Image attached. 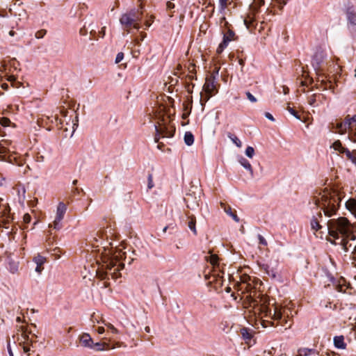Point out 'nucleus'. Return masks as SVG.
Here are the masks:
<instances>
[{
  "instance_id": "nucleus-54",
  "label": "nucleus",
  "mask_w": 356,
  "mask_h": 356,
  "mask_svg": "<svg viewBox=\"0 0 356 356\" xmlns=\"http://www.w3.org/2000/svg\"><path fill=\"white\" fill-rule=\"evenodd\" d=\"M353 254V259L356 261V246H354Z\"/></svg>"
},
{
  "instance_id": "nucleus-11",
  "label": "nucleus",
  "mask_w": 356,
  "mask_h": 356,
  "mask_svg": "<svg viewBox=\"0 0 356 356\" xmlns=\"http://www.w3.org/2000/svg\"><path fill=\"white\" fill-rule=\"evenodd\" d=\"M15 25L16 22L13 18L0 14V33L8 31L9 29H14Z\"/></svg>"
},
{
  "instance_id": "nucleus-10",
  "label": "nucleus",
  "mask_w": 356,
  "mask_h": 356,
  "mask_svg": "<svg viewBox=\"0 0 356 356\" xmlns=\"http://www.w3.org/2000/svg\"><path fill=\"white\" fill-rule=\"evenodd\" d=\"M220 1V17L219 23L220 25L223 24L224 26H227L228 22L226 21V15L229 12L228 7L234 3V0H219Z\"/></svg>"
},
{
  "instance_id": "nucleus-12",
  "label": "nucleus",
  "mask_w": 356,
  "mask_h": 356,
  "mask_svg": "<svg viewBox=\"0 0 356 356\" xmlns=\"http://www.w3.org/2000/svg\"><path fill=\"white\" fill-rule=\"evenodd\" d=\"M200 193L199 192L197 195L195 191L188 193L184 200L188 208L194 209L199 206V202L200 200Z\"/></svg>"
},
{
  "instance_id": "nucleus-50",
  "label": "nucleus",
  "mask_w": 356,
  "mask_h": 356,
  "mask_svg": "<svg viewBox=\"0 0 356 356\" xmlns=\"http://www.w3.org/2000/svg\"><path fill=\"white\" fill-rule=\"evenodd\" d=\"M259 243L261 245H266V241L264 237H262L261 236H259Z\"/></svg>"
},
{
  "instance_id": "nucleus-58",
  "label": "nucleus",
  "mask_w": 356,
  "mask_h": 356,
  "mask_svg": "<svg viewBox=\"0 0 356 356\" xmlns=\"http://www.w3.org/2000/svg\"><path fill=\"white\" fill-rule=\"evenodd\" d=\"M8 351L9 353L10 356H13V352L11 350L10 343L8 344Z\"/></svg>"
},
{
  "instance_id": "nucleus-64",
  "label": "nucleus",
  "mask_w": 356,
  "mask_h": 356,
  "mask_svg": "<svg viewBox=\"0 0 356 356\" xmlns=\"http://www.w3.org/2000/svg\"><path fill=\"white\" fill-rule=\"evenodd\" d=\"M343 250H344L345 251H348V248H347V246H346V245L343 246Z\"/></svg>"
},
{
  "instance_id": "nucleus-23",
  "label": "nucleus",
  "mask_w": 356,
  "mask_h": 356,
  "mask_svg": "<svg viewBox=\"0 0 356 356\" xmlns=\"http://www.w3.org/2000/svg\"><path fill=\"white\" fill-rule=\"evenodd\" d=\"M346 15L348 20L353 24H356V13L353 7H349L346 10Z\"/></svg>"
},
{
  "instance_id": "nucleus-20",
  "label": "nucleus",
  "mask_w": 356,
  "mask_h": 356,
  "mask_svg": "<svg viewBox=\"0 0 356 356\" xmlns=\"http://www.w3.org/2000/svg\"><path fill=\"white\" fill-rule=\"evenodd\" d=\"M334 344L336 348L345 349L346 343L344 342L343 336H336L334 337Z\"/></svg>"
},
{
  "instance_id": "nucleus-46",
  "label": "nucleus",
  "mask_w": 356,
  "mask_h": 356,
  "mask_svg": "<svg viewBox=\"0 0 356 356\" xmlns=\"http://www.w3.org/2000/svg\"><path fill=\"white\" fill-rule=\"evenodd\" d=\"M246 96H247L248 99L251 102H257L256 98L250 92H246Z\"/></svg>"
},
{
  "instance_id": "nucleus-41",
  "label": "nucleus",
  "mask_w": 356,
  "mask_h": 356,
  "mask_svg": "<svg viewBox=\"0 0 356 356\" xmlns=\"http://www.w3.org/2000/svg\"><path fill=\"white\" fill-rule=\"evenodd\" d=\"M311 351L312 350L308 348H300L298 350L299 355L304 356H307Z\"/></svg>"
},
{
  "instance_id": "nucleus-4",
  "label": "nucleus",
  "mask_w": 356,
  "mask_h": 356,
  "mask_svg": "<svg viewBox=\"0 0 356 356\" xmlns=\"http://www.w3.org/2000/svg\"><path fill=\"white\" fill-rule=\"evenodd\" d=\"M205 260L211 265V268L208 273L204 271L205 280L210 283L214 282L216 284L222 285L225 266L222 259L214 253L213 250H209L208 255L205 256Z\"/></svg>"
},
{
  "instance_id": "nucleus-27",
  "label": "nucleus",
  "mask_w": 356,
  "mask_h": 356,
  "mask_svg": "<svg viewBox=\"0 0 356 356\" xmlns=\"http://www.w3.org/2000/svg\"><path fill=\"white\" fill-rule=\"evenodd\" d=\"M227 215L231 216L234 221L236 222H239V218L237 216L236 211H233L232 209L230 206L228 205V207L225 209L224 211Z\"/></svg>"
},
{
  "instance_id": "nucleus-33",
  "label": "nucleus",
  "mask_w": 356,
  "mask_h": 356,
  "mask_svg": "<svg viewBox=\"0 0 356 356\" xmlns=\"http://www.w3.org/2000/svg\"><path fill=\"white\" fill-rule=\"evenodd\" d=\"M332 147L339 152L341 153L345 147L342 146L340 140H337L332 144Z\"/></svg>"
},
{
  "instance_id": "nucleus-6",
  "label": "nucleus",
  "mask_w": 356,
  "mask_h": 356,
  "mask_svg": "<svg viewBox=\"0 0 356 356\" xmlns=\"http://www.w3.org/2000/svg\"><path fill=\"white\" fill-rule=\"evenodd\" d=\"M339 202L340 198L337 196L327 197L323 195L321 197V202L320 203L316 202V204L323 210L325 215L332 216L337 211Z\"/></svg>"
},
{
  "instance_id": "nucleus-32",
  "label": "nucleus",
  "mask_w": 356,
  "mask_h": 356,
  "mask_svg": "<svg viewBox=\"0 0 356 356\" xmlns=\"http://www.w3.org/2000/svg\"><path fill=\"white\" fill-rule=\"evenodd\" d=\"M33 261L37 265H43L46 262V258L38 254L33 258Z\"/></svg>"
},
{
  "instance_id": "nucleus-25",
  "label": "nucleus",
  "mask_w": 356,
  "mask_h": 356,
  "mask_svg": "<svg viewBox=\"0 0 356 356\" xmlns=\"http://www.w3.org/2000/svg\"><path fill=\"white\" fill-rule=\"evenodd\" d=\"M48 252L51 254V255L55 257V259H59L61 254H63L61 249L58 246L53 247L52 248L48 250Z\"/></svg>"
},
{
  "instance_id": "nucleus-13",
  "label": "nucleus",
  "mask_w": 356,
  "mask_h": 356,
  "mask_svg": "<svg viewBox=\"0 0 356 356\" xmlns=\"http://www.w3.org/2000/svg\"><path fill=\"white\" fill-rule=\"evenodd\" d=\"M235 33L233 31L228 29L226 33L223 35L222 41L219 44L216 52L221 54L224 49L228 45L229 42L234 40Z\"/></svg>"
},
{
  "instance_id": "nucleus-51",
  "label": "nucleus",
  "mask_w": 356,
  "mask_h": 356,
  "mask_svg": "<svg viewBox=\"0 0 356 356\" xmlns=\"http://www.w3.org/2000/svg\"><path fill=\"white\" fill-rule=\"evenodd\" d=\"M265 115H266V117L268 119H269L270 120H271V121H273V120H274V118H273V115H272L270 113H266Z\"/></svg>"
},
{
  "instance_id": "nucleus-8",
  "label": "nucleus",
  "mask_w": 356,
  "mask_h": 356,
  "mask_svg": "<svg viewBox=\"0 0 356 356\" xmlns=\"http://www.w3.org/2000/svg\"><path fill=\"white\" fill-rule=\"evenodd\" d=\"M140 21V17L137 15L134 10L123 14L120 19L121 24L124 26V29L128 31H129L131 28L139 29L140 26L138 22Z\"/></svg>"
},
{
  "instance_id": "nucleus-39",
  "label": "nucleus",
  "mask_w": 356,
  "mask_h": 356,
  "mask_svg": "<svg viewBox=\"0 0 356 356\" xmlns=\"http://www.w3.org/2000/svg\"><path fill=\"white\" fill-rule=\"evenodd\" d=\"M107 328L113 334H117L118 330L110 323H105Z\"/></svg>"
},
{
  "instance_id": "nucleus-7",
  "label": "nucleus",
  "mask_w": 356,
  "mask_h": 356,
  "mask_svg": "<svg viewBox=\"0 0 356 356\" xmlns=\"http://www.w3.org/2000/svg\"><path fill=\"white\" fill-rule=\"evenodd\" d=\"M19 331L21 332V342L19 343L22 344L24 353H26L28 356H31V351H34L31 350L33 347V343L35 341L34 338L37 337L32 334V330H29L26 326H20Z\"/></svg>"
},
{
  "instance_id": "nucleus-37",
  "label": "nucleus",
  "mask_w": 356,
  "mask_h": 356,
  "mask_svg": "<svg viewBox=\"0 0 356 356\" xmlns=\"http://www.w3.org/2000/svg\"><path fill=\"white\" fill-rule=\"evenodd\" d=\"M254 154V149L252 147L248 146L245 149V155L249 158H252Z\"/></svg>"
},
{
  "instance_id": "nucleus-38",
  "label": "nucleus",
  "mask_w": 356,
  "mask_h": 356,
  "mask_svg": "<svg viewBox=\"0 0 356 356\" xmlns=\"http://www.w3.org/2000/svg\"><path fill=\"white\" fill-rule=\"evenodd\" d=\"M0 124L3 127H8L10 124V120L8 118H2L0 119Z\"/></svg>"
},
{
  "instance_id": "nucleus-14",
  "label": "nucleus",
  "mask_w": 356,
  "mask_h": 356,
  "mask_svg": "<svg viewBox=\"0 0 356 356\" xmlns=\"http://www.w3.org/2000/svg\"><path fill=\"white\" fill-rule=\"evenodd\" d=\"M203 89L205 92V96L202 97V98L205 101H207L212 96L213 93L216 90V86L214 84L213 79H207L204 84Z\"/></svg>"
},
{
  "instance_id": "nucleus-63",
  "label": "nucleus",
  "mask_w": 356,
  "mask_h": 356,
  "mask_svg": "<svg viewBox=\"0 0 356 356\" xmlns=\"http://www.w3.org/2000/svg\"><path fill=\"white\" fill-rule=\"evenodd\" d=\"M16 321H17V322H18V323H22V321L21 318H20V317H19V316H18V317H17Z\"/></svg>"
},
{
  "instance_id": "nucleus-3",
  "label": "nucleus",
  "mask_w": 356,
  "mask_h": 356,
  "mask_svg": "<svg viewBox=\"0 0 356 356\" xmlns=\"http://www.w3.org/2000/svg\"><path fill=\"white\" fill-rule=\"evenodd\" d=\"M328 225L330 236L334 239L341 238L339 245H347L349 241L356 239L352 225L348 218L341 217L337 220H331Z\"/></svg>"
},
{
  "instance_id": "nucleus-21",
  "label": "nucleus",
  "mask_w": 356,
  "mask_h": 356,
  "mask_svg": "<svg viewBox=\"0 0 356 356\" xmlns=\"http://www.w3.org/2000/svg\"><path fill=\"white\" fill-rule=\"evenodd\" d=\"M66 209L65 204L63 202H60L57 207L56 218H58V220H63Z\"/></svg>"
},
{
  "instance_id": "nucleus-26",
  "label": "nucleus",
  "mask_w": 356,
  "mask_h": 356,
  "mask_svg": "<svg viewBox=\"0 0 356 356\" xmlns=\"http://www.w3.org/2000/svg\"><path fill=\"white\" fill-rule=\"evenodd\" d=\"M108 346V344H106V343H100V342L94 343L92 341V344L90 348H92L95 350H97V351H99V350H104L106 349Z\"/></svg>"
},
{
  "instance_id": "nucleus-19",
  "label": "nucleus",
  "mask_w": 356,
  "mask_h": 356,
  "mask_svg": "<svg viewBox=\"0 0 356 356\" xmlns=\"http://www.w3.org/2000/svg\"><path fill=\"white\" fill-rule=\"evenodd\" d=\"M118 261H116V266L114 267V271L111 273V278L116 280L118 277H121V273L120 271L124 268V264L123 263H120L119 264H117Z\"/></svg>"
},
{
  "instance_id": "nucleus-49",
  "label": "nucleus",
  "mask_w": 356,
  "mask_h": 356,
  "mask_svg": "<svg viewBox=\"0 0 356 356\" xmlns=\"http://www.w3.org/2000/svg\"><path fill=\"white\" fill-rule=\"evenodd\" d=\"M43 270L42 265H37L35 268V271L38 273H40Z\"/></svg>"
},
{
  "instance_id": "nucleus-24",
  "label": "nucleus",
  "mask_w": 356,
  "mask_h": 356,
  "mask_svg": "<svg viewBox=\"0 0 356 356\" xmlns=\"http://www.w3.org/2000/svg\"><path fill=\"white\" fill-rule=\"evenodd\" d=\"M242 338L245 341H250L252 338V334L250 330L246 327H243L240 330Z\"/></svg>"
},
{
  "instance_id": "nucleus-59",
  "label": "nucleus",
  "mask_w": 356,
  "mask_h": 356,
  "mask_svg": "<svg viewBox=\"0 0 356 356\" xmlns=\"http://www.w3.org/2000/svg\"><path fill=\"white\" fill-rule=\"evenodd\" d=\"M13 29H9V32H8V33H9V35H10V36H14V35H15V31H13Z\"/></svg>"
},
{
  "instance_id": "nucleus-1",
  "label": "nucleus",
  "mask_w": 356,
  "mask_h": 356,
  "mask_svg": "<svg viewBox=\"0 0 356 356\" xmlns=\"http://www.w3.org/2000/svg\"><path fill=\"white\" fill-rule=\"evenodd\" d=\"M259 310L262 318L267 319L262 320L261 325L266 327L268 326H286L288 328L291 327L292 323L289 320L290 316H292L291 311L287 307H282L277 305L275 300H270L269 298L263 297L261 299Z\"/></svg>"
},
{
  "instance_id": "nucleus-16",
  "label": "nucleus",
  "mask_w": 356,
  "mask_h": 356,
  "mask_svg": "<svg viewBox=\"0 0 356 356\" xmlns=\"http://www.w3.org/2000/svg\"><path fill=\"white\" fill-rule=\"evenodd\" d=\"M155 129L156 131L155 136V142H158L160 137H168L170 135L166 132L167 127L164 124H159V125H155Z\"/></svg>"
},
{
  "instance_id": "nucleus-28",
  "label": "nucleus",
  "mask_w": 356,
  "mask_h": 356,
  "mask_svg": "<svg viewBox=\"0 0 356 356\" xmlns=\"http://www.w3.org/2000/svg\"><path fill=\"white\" fill-rule=\"evenodd\" d=\"M184 142L187 145H191L194 142L193 135L191 132H186Z\"/></svg>"
},
{
  "instance_id": "nucleus-47",
  "label": "nucleus",
  "mask_w": 356,
  "mask_h": 356,
  "mask_svg": "<svg viewBox=\"0 0 356 356\" xmlns=\"http://www.w3.org/2000/svg\"><path fill=\"white\" fill-rule=\"evenodd\" d=\"M7 80L8 81H10L11 83L12 86H13V83L15 81V77L13 75H10V76H8Z\"/></svg>"
},
{
  "instance_id": "nucleus-34",
  "label": "nucleus",
  "mask_w": 356,
  "mask_h": 356,
  "mask_svg": "<svg viewBox=\"0 0 356 356\" xmlns=\"http://www.w3.org/2000/svg\"><path fill=\"white\" fill-rule=\"evenodd\" d=\"M311 226L314 231H318L321 229V225L319 224L316 218H314L311 221Z\"/></svg>"
},
{
  "instance_id": "nucleus-30",
  "label": "nucleus",
  "mask_w": 356,
  "mask_h": 356,
  "mask_svg": "<svg viewBox=\"0 0 356 356\" xmlns=\"http://www.w3.org/2000/svg\"><path fill=\"white\" fill-rule=\"evenodd\" d=\"M195 223H196L195 218L191 217L190 220L188 221V227L195 234H196V233H197L196 228H195Z\"/></svg>"
},
{
  "instance_id": "nucleus-55",
  "label": "nucleus",
  "mask_w": 356,
  "mask_h": 356,
  "mask_svg": "<svg viewBox=\"0 0 356 356\" xmlns=\"http://www.w3.org/2000/svg\"><path fill=\"white\" fill-rule=\"evenodd\" d=\"M1 88L5 90H7L8 89V84L6 83H3L1 84Z\"/></svg>"
},
{
  "instance_id": "nucleus-22",
  "label": "nucleus",
  "mask_w": 356,
  "mask_h": 356,
  "mask_svg": "<svg viewBox=\"0 0 356 356\" xmlns=\"http://www.w3.org/2000/svg\"><path fill=\"white\" fill-rule=\"evenodd\" d=\"M92 339L88 334H83L80 339L81 343L86 347L90 348L92 344Z\"/></svg>"
},
{
  "instance_id": "nucleus-40",
  "label": "nucleus",
  "mask_w": 356,
  "mask_h": 356,
  "mask_svg": "<svg viewBox=\"0 0 356 356\" xmlns=\"http://www.w3.org/2000/svg\"><path fill=\"white\" fill-rule=\"evenodd\" d=\"M47 31L44 29H41L35 33V37L38 39L42 38L46 34Z\"/></svg>"
},
{
  "instance_id": "nucleus-60",
  "label": "nucleus",
  "mask_w": 356,
  "mask_h": 356,
  "mask_svg": "<svg viewBox=\"0 0 356 356\" xmlns=\"http://www.w3.org/2000/svg\"><path fill=\"white\" fill-rule=\"evenodd\" d=\"M250 279V277H249V276H248V275H246L244 278H243V279H242V281H243V282H248Z\"/></svg>"
},
{
  "instance_id": "nucleus-61",
  "label": "nucleus",
  "mask_w": 356,
  "mask_h": 356,
  "mask_svg": "<svg viewBox=\"0 0 356 356\" xmlns=\"http://www.w3.org/2000/svg\"><path fill=\"white\" fill-rule=\"evenodd\" d=\"M145 330L147 332H150V328L149 326H146L145 328Z\"/></svg>"
},
{
  "instance_id": "nucleus-56",
  "label": "nucleus",
  "mask_w": 356,
  "mask_h": 356,
  "mask_svg": "<svg viewBox=\"0 0 356 356\" xmlns=\"http://www.w3.org/2000/svg\"><path fill=\"white\" fill-rule=\"evenodd\" d=\"M220 205L221 209H222L224 211L228 207V205H227L225 203L222 202H220Z\"/></svg>"
},
{
  "instance_id": "nucleus-36",
  "label": "nucleus",
  "mask_w": 356,
  "mask_h": 356,
  "mask_svg": "<svg viewBox=\"0 0 356 356\" xmlns=\"http://www.w3.org/2000/svg\"><path fill=\"white\" fill-rule=\"evenodd\" d=\"M341 153L346 154V156L349 159H351L355 163H356V157H353L351 152L347 148L345 147Z\"/></svg>"
},
{
  "instance_id": "nucleus-29",
  "label": "nucleus",
  "mask_w": 356,
  "mask_h": 356,
  "mask_svg": "<svg viewBox=\"0 0 356 356\" xmlns=\"http://www.w3.org/2000/svg\"><path fill=\"white\" fill-rule=\"evenodd\" d=\"M228 137L236 145V147H241L242 146V143H241V140L238 139V138L236 136L232 134H229Z\"/></svg>"
},
{
  "instance_id": "nucleus-48",
  "label": "nucleus",
  "mask_w": 356,
  "mask_h": 356,
  "mask_svg": "<svg viewBox=\"0 0 356 356\" xmlns=\"http://www.w3.org/2000/svg\"><path fill=\"white\" fill-rule=\"evenodd\" d=\"M7 152V148L2 146L1 144H0V154H6Z\"/></svg>"
},
{
  "instance_id": "nucleus-42",
  "label": "nucleus",
  "mask_w": 356,
  "mask_h": 356,
  "mask_svg": "<svg viewBox=\"0 0 356 356\" xmlns=\"http://www.w3.org/2000/svg\"><path fill=\"white\" fill-rule=\"evenodd\" d=\"M31 220V217L29 213H25L23 217V222L24 225H27L30 223Z\"/></svg>"
},
{
  "instance_id": "nucleus-9",
  "label": "nucleus",
  "mask_w": 356,
  "mask_h": 356,
  "mask_svg": "<svg viewBox=\"0 0 356 356\" xmlns=\"http://www.w3.org/2000/svg\"><path fill=\"white\" fill-rule=\"evenodd\" d=\"M356 115L352 118L347 116L343 122H339L336 124V132L339 134H343L347 130L356 129Z\"/></svg>"
},
{
  "instance_id": "nucleus-43",
  "label": "nucleus",
  "mask_w": 356,
  "mask_h": 356,
  "mask_svg": "<svg viewBox=\"0 0 356 356\" xmlns=\"http://www.w3.org/2000/svg\"><path fill=\"white\" fill-rule=\"evenodd\" d=\"M287 110L289 111V112L293 115L295 118H296L297 119H300V117L299 115H298V113L297 111L293 109V108L290 107L289 106H288L287 107Z\"/></svg>"
},
{
  "instance_id": "nucleus-62",
  "label": "nucleus",
  "mask_w": 356,
  "mask_h": 356,
  "mask_svg": "<svg viewBox=\"0 0 356 356\" xmlns=\"http://www.w3.org/2000/svg\"><path fill=\"white\" fill-rule=\"evenodd\" d=\"M231 291H232V289H231V288H230V287H229V286H228V287H227V288H226V289H225V291H226V292H227V293L231 292Z\"/></svg>"
},
{
  "instance_id": "nucleus-17",
  "label": "nucleus",
  "mask_w": 356,
  "mask_h": 356,
  "mask_svg": "<svg viewBox=\"0 0 356 356\" xmlns=\"http://www.w3.org/2000/svg\"><path fill=\"white\" fill-rule=\"evenodd\" d=\"M335 288L339 292L346 293V290L350 287V284L347 283L343 277H341L335 285Z\"/></svg>"
},
{
  "instance_id": "nucleus-5",
  "label": "nucleus",
  "mask_w": 356,
  "mask_h": 356,
  "mask_svg": "<svg viewBox=\"0 0 356 356\" xmlns=\"http://www.w3.org/2000/svg\"><path fill=\"white\" fill-rule=\"evenodd\" d=\"M243 21L245 25L250 31L254 33L257 31L259 33H261L264 38L266 35H268L270 27H268L267 23L264 21H261L260 23L258 24L254 13L249 14Z\"/></svg>"
},
{
  "instance_id": "nucleus-57",
  "label": "nucleus",
  "mask_w": 356,
  "mask_h": 356,
  "mask_svg": "<svg viewBox=\"0 0 356 356\" xmlns=\"http://www.w3.org/2000/svg\"><path fill=\"white\" fill-rule=\"evenodd\" d=\"M104 330H104V327H99L97 328V332H98V333H99V334H102V333H104Z\"/></svg>"
},
{
  "instance_id": "nucleus-2",
  "label": "nucleus",
  "mask_w": 356,
  "mask_h": 356,
  "mask_svg": "<svg viewBox=\"0 0 356 356\" xmlns=\"http://www.w3.org/2000/svg\"><path fill=\"white\" fill-rule=\"evenodd\" d=\"M92 252L95 254V258L99 259L106 264V270L98 269L97 270V277L101 280H108L109 272L116 266V261H120L126 259V252L119 249L118 246H91Z\"/></svg>"
},
{
  "instance_id": "nucleus-44",
  "label": "nucleus",
  "mask_w": 356,
  "mask_h": 356,
  "mask_svg": "<svg viewBox=\"0 0 356 356\" xmlns=\"http://www.w3.org/2000/svg\"><path fill=\"white\" fill-rule=\"evenodd\" d=\"M147 187H148L149 189H151L152 188L154 187L153 177H152V174H149L148 175V185H147Z\"/></svg>"
},
{
  "instance_id": "nucleus-45",
  "label": "nucleus",
  "mask_w": 356,
  "mask_h": 356,
  "mask_svg": "<svg viewBox=\"0 0 356 356\" xmlns=\"http://www.w3.org/2000/svg\"><path fill=\"white\" fill-rule=\"evenodd\" d=\"M124 58V54L122 52H120L117 54L115 58V63H119Z\"/></svg>"
},
{
  "instance_id": "nucleus-18",
  "label": "nucleus",
  "mask_w": 356,
  "mask_h": 356,
  "mask_svg": "<svg viewBox=\"0 0 356 356\" xmlns=\"http://www.w3.org/2000/svg\"><path fill=\"white\" fill-rule=\"evenodd\" d=\"M346 208L356 218V200L354 198H350L346 202Z\"/></svg>"
},
{
  "instance_id": "nucleus-15",
  "label": "nucleus",
  "mask_w": 356,
  "mask_h": 356,
  "mask_svg": "<svg viewBox=\"0 0 356 356\" xmlns=\"http://www.w3.org/2000/svg\"><path fill=\"white\" fill-rule=\"evenodd\" d=\"M7 269L13 274L17 273L19 270V261L11 258L10 254L7 257Z\"/></svg>"
},
{
  "instance_id": "nucleus-35",
  "label": "nucleus",
  "mask_w": 356,
  "mask_h": 356,
  "mask_svg": "<svg viewBox=\"0 0 356 356\" xmlns=\"http://www.w3.org/2000/svg\"><path fill=\"white\" fill-rule=\"evenodd\" d=\"M241 164L247 170H248L251 174H252L253 170L251 164L246 159H243L241 161Z\"/></svg>"
},
{
  "instance_id": "nucleus-31",
  "label": "nucleus",
  "mask_w": 356,
  "mask_h": 356,
  "mask_svg": "<svg viewBox=\"0 0 356 356\" xmlns=\"http://www.w3.org/2000/svg\"><path fill=\"white\" fill-rule=\"evenodd\" d=\"M61 221L62 220H58V218H56L53 223L49 225V227L58 230L61 228Z\"/></svg>"
},
{
  "instance_id": "nucleus-52",
  "label": "nucleus",
  "mask_w": 356,
  "mask_h": 356,
  "mask_svg": "<svg viewBox=\"0 0 356 356\" xmlns=\"http://www.w3.org/2000/svg\"><path fill=\"white\" fill-rule=\"evenodd\" d=\"M175 7L174 3H171L170 1L167 2V8L168 9H172Z\"/></svg>"
},
{
  "instance_id": "nucleus-53",
  "label": "nucleus",
  "mask_w": 356,
  "mask_h": 356,
  "mask_svg": "<svg viewBox=\"0 0 356 356\" xmlns=\"http://www.w3.org/2000/svg\"><path fill=\"white\" fill-rule=\"evenodd\" d=\"M100 37L103 38L105 35V27H103L102 30L99 32Z\"/></svg>"
}]
</instances>
